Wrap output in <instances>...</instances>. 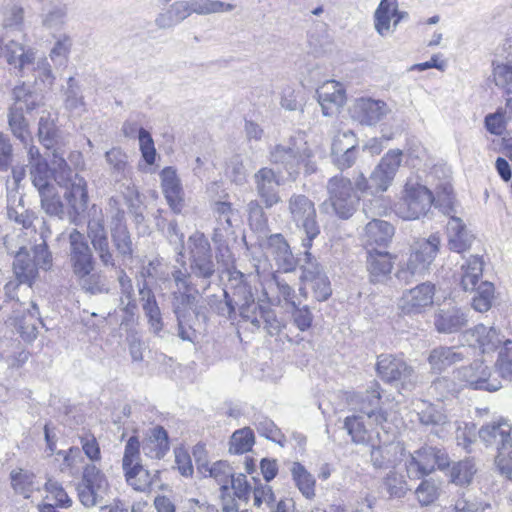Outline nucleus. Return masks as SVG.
<instances>
[{
    "mask_svg": "<svg viewBox=\"0 0 512 512\" xmlns=\"http://www.w3.org/2000/svg\"><path fill=\"white\" fill-rule=\"evenodd\" d=\"M439 245L440 239L436 235L418 241L405 266L398 270L397 278L407 284L423 278L438 253Z\"/></svg>",
    "mask_w": 512,
    "mask_h": 512,
    "instance_id": "4",
    "label": "nucleus"
},
{
    "mask_svg": "<svg viewBox=\"0 0 512 512\" xmlns=\"http://www.w3.org/2000/svg\"><path fill=\"white\" fill-rule=\"evenodd\" d=\"M454 378L475 390L495 392L502 387L501 381L492 377L491 369L481 360L456 369Z\"/></svg>",
    "mask_w": 512,
    "mask_h": 512,
    "instance_id": "13",
    "label": "nucleus"
},
{
    "mask_svg": "<svg viewBox=\"0 0 512 512\" xmlns=\"http://www.w3.org/2000/svg\"><path fill=\"white\" fill-rule=\"evenodd\" d=\"M384 486L390 496L401 498L409 490L403 475L390 472L384 479Z\"/></svg>",
    "mask_w": 512,
    "mask_h": 512,
    "instance_id": "58",
    "label": "nucleus"
},
{
    "mask_svg": "<svg viewBox=\"0 0 512 512\" xmlns=\"http://www.w3.org/2000/svg\"><path fill=\"white\" fill-rule=\"evenodd\" d=\"M493 78L496 86L508 94L512 93V68L509 65L497 64L493 70Z\"/></svg>",
    "mask_w": 512,
    "mask_h": 512,
    "instance_id": "63",
    "label": "nucleus"
},
{
    "mask_svg": "<svg viewBox=\"0 0 512 512\" xmlns=\"http://www.w3.org/2000/svg\"><path fill=\"white\" fill-rule=\"evenodd\" d=\"M234 8V4L225 3L220 0L176 1L156 17L155 24L159 29H170L184 21L193 13L209 15L230 12Z\"/></svg>",
    "mask_w": 512,
    "mask_h": 512,
    "instance_id": "2",
    "label": "nucleus"
},
{
    "mask_svg": "<svg viewBox=\"0 0 512 512\" xmlns=\"http://www.w3.org/2000/svg\"><path fill=\"white\" fill-rule=\"evenodd\" d=\"M34 54L33 50H26L14 39L0 38V57L4 58L19 76L25 72L26 67H30Z\"/></svg>",
    "mask_w": 512,
    "mask_h": 512,
    "instance_id": "23",
    "label": "nucleus"
},
{
    "mask_svg": "<svg viewBox=\"0 0 512 512\" xmlns=\"http://www.w3.org/2000/svg\"><path fill=\"white\" fill-rule=\"evenodd\" d=\"M34 54L33 50H26L14 39L0 38V57L4 58L19 76L25 72L26 67H30Z\"/></svg>",
    "mask_w": 512,
    "mask_h": 512,
    "instance_id": "22",
    "label": "nucleus"
},
{
    "mask_svg": "<svg viewBox=\"0 0 512 512\" xmlns=\"http://www.w3.org/2000/svg\"><path fill=\"white\" fill-rule=\"evenodd\" d=\"M381 385L372 381L362 392H347L346 401L355 411L365 414L376 425L387 421V412L381 407Z\"/></svg>",
    "mask_w": 512,
    "mask_h": 512,
    "instance_id": "10",
    "label": "nucleus"
},
{
    "mask_svg": "<svg viewBox=\"0 0 512 512\" xmlns=\"http://www.w3.org/2000/svg\"><path fill=\"white\" fill-rule=\"evenodd\" d=\"M170 449L169 436L164 427L157 425L147 431L142 450L151 459H162Z\"/></svg>",
    "mask_w": 512,
    "mask_h": 512,
    "instance_id": "31",
    "label": "nucleus"
},
{
    "mask_svg": "<svg viewBox=\"0 0 512 512\" xmlns=\"http://www.w3.org/2000/svg\"><path fill=\"white\" fill-rule=\"evenodd\" d=\"M318 102L324 116L336 115L344 105L346 97L342 85L336 81H327L317 89Z\"/></svg>",
    "mask_w": 512,
    "mask_h": 512,
    "instance_id": "27",
    "label": "nucleus"
},
{
    "mask_svg": "<svg viewBox=\"0 0 512 512\" xmlns=\"http://www.w3.org/2000/svg\"><path fill=\"white\" fill-rule=\"evenodd\" d=\"M265 248L283 271L290 272L294 269L295 259L283 235H270L265 242Z\"/></svg>",
    "mask_w": 512,
    "mask_h": 512,
    "instance_id": "32",
    "label": "nucleus"
},
{
    "mask_svg": "<svg viewBox=\"0 0 512 512\" xmlns=\"http://www.w3.org/2000/svg\"><path fill=\"white\" fill-rule=\"evenodd\" d=\"M81 483L104 494L108 488V481L105 475L94 464H89L84 468Z\"/></svg>",
    "mask_w": 512,
    "mask_h": 512,
    "instance_id": "54",
    "label": "nucleus"
},
{
    "mask_svg": "<svg viewBox=\"0 0 512 512\" xmlns=\"http://www.w3.org/2000/svg\"><path fill=\"white\" fill-rule=\"evenodd\" d=\"M402 157L403 152L400 149H391L381 158L377 166L395 178L396 173L401 166Z\"/></svg>",
    "mask_w": 512,
    "mask_h": 512,
    "instance_id": "61",
    "label": "nucleus"
},
{
    "mask_svg": "<svg viewBox=\"0 0 512 512\" xmlns=\"http://www.w3.org/2000/svg\"><path fill=\"white\" fill-rule=\"evenodd\" d=\"M64 198L66 199L71 209V213H73L74 216H78L83 213L88 204L87 183L85 179H74L71 186L66 188Z\"/></svg>",
    "mask_w": 512,
    "mask_h": 512,
    "instance_id": "37",
    "label": "nucleus"
},
{
    "mask_svg": "<svg viewBox=\"0 0 512 512\" xmlns=\"http://www.w3.org/2000/svg\"><path fill=\"white\" fill-rule=\"evenodd\" d=\"M52 165L54 166V180L61 186H65L67 188L71 186L74 179L82 178L72 171L65 159L57 152V150L53 151Z\"/></svg>",
    "mask_w": 512,
    "mask_h": 512,
    "instance_id": "49",
    "label": "nucleus"
},
{
    "mask_svg": "<svg viewBox=\"0 0 512 512\" xmlns=\"http://www.w3.org/2000/svg\"><path fill=\"white\" fill-rule=\"evenodd\" d=\"M460 340L470 347L479 348L483 353L494 351L502 343L499 331L483 324L464 330Z\"/></svg>",
    "mask_w": 512,
    "mask_h": 512,
    "instance_id": "19",
    "label": "nucleus"
},
{
    "mask_svg": "<svg viewBox=\"0 0 512 512\" xmlns=\"http://www.w3.org/2000/svg\"><path fill=\"white\" fill-rule=\"evenodd\" d=\"M363 212L371 218L365 226V238L369 245L387 246L394 235V227L387 221L375 218L381 215L383 207L379 198H374L363 204Z\"/></svg>",
    "mask_w": 512,
    "mask_h": 512,
    "instance_id": "12",
    "label": "nucleus"
},
{
    "mask_svg": "<svg viewBox=\"0 0 512 512\" xmlns=\"http://www.w3.org/2000/svg\"><path fill=\"white\" fill-rule=\"evenodd\" d=\"M448 246L451 251L463 253L470 249L475 237L461 218L450 215L447 223Z\"/></svg>",
    "mask_w": 512,
    "mask_h": 512,
    "instance_id": "30",
    "label": "nucleus"
},
{
    "mask_svg": "<svg viewBox=\"0 0 512 512\" xmlns=\"http://www.w3.org/2000/svg\"><path fill=\"white\" fill-rule=\"evenodd\" d=\"M255 190L267 209L281 202L278 188L282 184L280 172L270 167H263L253 175Z\"/></svg>",
    "mask_w": 512,
    "mask_h": 512,
    "instance_id": "17",
    "label": "nucleus"
},
{
    "mask_svg": "<svg viewBox=\"0 0 512 512\" xmlns=\"http://www.w3.org/2000/svg\"><path fill=\"white\" fill-rule=\"evenodd\" d=\"M477 469L471 459H465L454 464L451 468L450 478L456 485H468L471 483Z\"/></svg>",
    "mask_w": 512,
    "mask_h": 512,
    "instance_id": "50",
    "label": "nucleus"
},
{
    "mask_svg": "<svg viewBox=\"0 0 512 512\" xmlns=\"http://www.w3.org/2000/svg\"><path fill=\"white\" fill-rule=\"evenodd\" d=\"M290 221L305 235L302 246L309 250L320 234L315 204L304 194H292L288 199Z\"/></svg>",
    "mask_w": 512,
    "mask_h": 512,
    "instance_id": "5",
    "label": "nucleus"
},
{
    "mask_svg": "<svg viewBox=\"0 0 512 512\" xmlns=\"http://www.w3.org/2000/svg\"><path fill=\"white\" fill-rule=\"evenodd\" d=\"M404 448L399 443H388L381 446H373L370 452V460L376 469H388L401 461Z\"/></svg>",
    "mask_w": 512,
    "mask_h": 512,
    "instance_id": "33",
    "label": "nucleus"
},
{
    "mask_svg": "<svg viewBox=\"0 0 512 512\" xmlns=\"http://www.w3.org/2000/svg\"><path fill=\"white\" fill-rule=\"evenodd\" d=\"M64 104L66 109L71 112L80 114L85 110L81 89L73 77H70L67 81Z\"/></svg>",
    "mask_w": 512,
    "mask_h": 512,
    "instance_id": "51",
    "label": "nucleus"
},
{
    "mask_svg": "<svg viewBox=\"0 0 512 512\" xmlns=\"http://www.w3.org/2000/svg\"><path fill=\"white\" fill-rule=\"evenodd\" d=\"M12 100L10 108H17V111L21 112H31L43 105L42 94L32 90L26 82L13 88Z\"/></svg>",
    "mask_w": 512,
    "mask_h": 512,
    "instance_id": "34",
    "label": "nucleus"
},
{
    "mask_svg": "<svg viewBox=\"0 0 512 512\" xmlns=\"http://www.w3.org/2000/svg\"><path fill=\"white\" fill-rule=\"evenodd\" d=\"M8 125L12 134L27 146L32 141L29 131V123L25 119L23 112L17 111V108H9Z\"/></svg>",
    "mask_w": 512,
    "mask_h": 512,
    "instance_id": "43",
    "label": "nucleus"
},
{
    "mask_svg": "<svg viewBox=\"0 0 512 512\" xmlns=\"http://www.w3.org/2000/svg\"><path fill=\"white\" fill-rule=\"evenodd\" d=\"M476 295L473 297L472 306L476 311L487 312L494 299V286L490 282H481L476 287Z\"/></svg>",
    "mask_w": 512,
    "mask_h": 512,
    "instance_id": "53",
    "label": "nucleus"
},
{
    "mask_svg": "<svg viewBox=\"0 0 512 512\" xmlns=\"http://www.w3.org/2000/svg\"><path fill=\"white\" fill-rule=\"evenodd\" d=\"M416 413L419 423L439 437L449 425L448 416L441 407L435 404L421 400L416 404Z\"/></svg>",
    "mask_w": 512,
    "mask_h": 512,
    "instance_id": "26",
    "label": "nucleus"
},
{
    "mask_svg": "<svg viewBox=\"0 0 512 512\" xmlns=\"http://www.w3.org/2000/svg\"><path fill=\"white\" fill-rule=\"evenodd\" d=\"M111 237L113 244L122 257H132L133 255V243L130 232L125 224L122 222L113 223L111 228Z\"/></svg>",
    "mask_w": 512,
    "mask_h": 512,
    "instance_id": "42",
    "label": "nucleus"
},
{
    "mask_svg": "<svg viewBox=\"0 0 512 512\" xmlns=\"http://www.w3.org/2000/svg\"><path fill=\"white\" fill-rule=\"evenodd\" d=\"M187 249L190 270L194 277L204 282V289L210 286V279L216 272V263L208 238L201 232H194L188 237Z\"/></svg>",
    "mask_w": 512,
    "mask_h": 512,
    "instance_id": "6",
    "label": "nucleus"
},
{
    "mask_svg": "<svg viewBox=\"0 0 512 512\" xmlns=\"http://www.w3.org/2000/svg\"><path fill=\"white\" fill-rule=\"evenodd\" d=\"M485 446L496 447L495 466L505 478L512 480V427L508 422H491L479 430Z\"/></svg>",
    "mask_w": 512,
    "mask_h": 512,
    "instance_id": "3",
    "label": "nucleus"
},
{
    "mask_svg": "<svg viewBox=\"0 0 512 512\" xmlns=\"http://www.w3.org/2000/svg\"><path fill=\"white\" fill-rule=\"evenodd\" d=\"M461 286L465 291H474L483 274L482 258L473 255L461 266Z\"/></svg>",
    "mask_w": 512,
    "mask_h": 512,
    "instance_id": "39",
    "label": "nucleus"
},
{
    "mask_svg": "<svg viewBox=\"0 0 512 512\" xmlns=\"http://www.w3.org/2000/svg\"><path fill=\"white\" fill-rule=\"evenodd\" d=\"M293 480L300 492L308 499L315 496V479L299 462H294L291 468Z\"/></svg>",
    "mask_w": 512,
    "mask_h": 512,
    "instance_id": "44",
    "label": "nucleus"
},
{
    "mask_svg": "<svg viewBox=\"0 0 512 512\" xmlns=\"http://www.w3.org/2000/svg\"><path fill=\"white\" fill-rule=\"evenodd\" d=\"M69 264L73 276L86 274L87 271L95 269V259L92 248L83 233L77 229H72L69 234Z\"/></svg>",
    "mask_w": 512,
    "mask_h": 512,
    "instance_id": "15",
    "label": "nucleus"
},
{
    "mask_svg": "<svg viewBox=\"0 0 512 512\" xmlns=\"http://www.w3.org/2000/svg\"><path fill=\"white\" fill-rule=\"evenodd\" d=\"M435 292V285L429 281L417 284L402 292L397 302L398 309L405 315L421 314L432 307Z\"/></svg>",
    "mask_w": 512,
    "mask_h": 512,
    "instance_id": "14",
    "label": "nucleus"
},
{
    "mask_svg": "<svg viewBox=\"0 0 512 512\" xmlns=\"http://www.w3.org/2000/svg\"><path fill=\"white\" fill-rule=\"evenodd\" d=\"M332 156L336 166L343 170L350 168L356 161V138L351 130L339 132L332 143Z\"/></svg>",
    "mask_w": 512,
    "mask_h": 512,
    "instance_id": "21",
    "label": "nucleus"
},
{
    "mask_svg": "<svg viewBox=\"0 0 512 512\" xmlns=\"http://www.w3.org/2000/svg\"><path fill=\"white\" fill-rule=\"evenodd\" d=\"M468 315L461 308H440L433 315V325L440 334H455L468 325Z\"/></svg>",
    "mask_w": 512,
    "mask_h": 512,
    "instance_id": "20",
    "label": "nucleus"
},
{
    "mask_svg": "<svg viewBox=\"0 0 512 512\" xmlns=\"http://www.w3.org/2000/svg\"><path fill=\"white\" fill-rule=\"evenodd\" d=\"M311 156V149L302 134L291 136L280 143L272 145L268 151L270 163L285 170L290 176L296 175L299 165L305 162L306 171L308 173L314 172L315 167L307 162Z\"/></svg>",
    "mask_w": 512,
    "mask_h": 512,
    "instance_id": "1",
    "label": "nucleus"
},
{
    "mask_svg": "<svg viewBox=\"0 0 512 512\" xmlns=\"http://www.w3.org/2000/svg\"><path fill=\"white\" fill-rule=\"evenodd\" d=\"M376 370L383 381L397 388L411 390L418 382L415 369L402 358L390 354L378 357Z\"/></svg>",
    "mask_w": 512,
    "mask_h": 512,
    "instance_id": "9",
    "label": "nucleus"
},
{
    "mask_svg": "<svg viewBox=\"0 0 512 512\" xmlns=\"http://www.w3.org/2000/svg\"><path fill=\"white\" fill-rule=\"evenodd\" d=\"M212 210L216 218L212 240L215 244L223 245L234 235L233 222L236 220L237 211L232 208L231 203L225 201L215 202Z\"/></svg>",
    "mask_w": 512,
    "mask_h": 512,
    "instance_id": "24",
    "label": "nucleus"
},
{
    "mask_svg": "<svg viewBox=\"0 0 512 512\" xmlns=\"http://www.w3.org/2000/svg\"><path fill=\"white\" fill-rule=\"evenodd\" d=\"M397 6V0H381L374 12V28L380 36L385 37L395 30L391 20H394Z\"/></svg>",
    "mask_w": 512,
    "mask_h": 512,
    "instance_id": "36",
    "label": "nucleus"
},
{
    "mask_svg": "<svg viewBox=\"0 0 512 512\" xmlns=\"http://www.w3.org/2000/svg\"><path fill=\"white\" fill-rule=\"evenodd\" d=\"M32 64L30 67L25 68V72L20 75L22 78L34 77V83L37 85L40 81L44 86H51L53 84L54 77L52 75L50 64L46 58L36 59L35 54L31 59Z\"/></svg>",
    "mask_w": 512,
    "mask_h": 512,
    "instance_id": "41",
    "label": "nucleus"
},
{
    "mask_svg": "<svg viewBox=\"0 0 512 512\" xmlns=\"http://www.w3.org/2000/svg\"><path fill=\"white\" fill-rule=\"evenodd\" d=\"M299 261L303 262L301 265L302 274L300 276L302 282L310 285L313 297L317 301L327 300L332 293L329 279L320 269L319 265L314 262L309 250L304 252V257L299 259Z\"/></svg>",
    "mask_w": 512,
    "mask_h": 512,
    "instance_id": "16",
    "label": "nucleus"
},
{
    "mask_svg": "<svg viewBox=\"0 0 512 512\" xmlns=\"http://www.w3.org/2000/svg\"><path fill=\"white\" fill-rule=\"evenodd\" d=\"M141 465L140 442L136 436H132L125 445L122 468L126 472Z\"/></svg>",
    "mask_w": 512,
    "mask_h": 512,
    "instance_id": "55",
    "label": "nucleus"
},
{
    "mask_svg": "<svg viewBox=\"0 0 512 512\" xmlns=\"http://www.w3.org/2000/svg\"><path fill=\"white\" fill-rule=\"evenodd\" d=\"M234 296L241 318L250 322L255 329H260L261 319L268 305L256 302L251 287L246 283H240L234 288Z\"/></svg>",
    "mask_w": 512,
    "mask_h": 512,
    "instance_id": "18",
    "label": "nucleus"
},
{
    "mask_svg": "<svg viewBox=\"0 0 512 512\" xmlns=\"http://www.w3.org/2000/svg\"><path fill=\"white\" fill-rule=\"evenodd\" d=\"M66 7L57 5L52 7L43 17V25L50 30H59L66 20Z\"/></svg>",
    "mask_w": 512,
    "mask_h": 512,
    "instance_id": "60",
    "label": "nucleus"
},
{
    "mask_svg": "<svg viewBox=\"0 0 512 512\" xmlns=\"http://www.w3.org/2000/svg\"><path fill=\"white\" fill-rule=\"evenodd\" d=\"M435 198L432 192L424 185L407 181L403 196L396 204L395 212L403 220H416L427 215Z\"/></svg>",
    "mask_w": 512,
    "mask_h": 512,
    "instance_id": "7",
    "label": "nucleus"
},
{
    "mask_svg": "<svg viewBox=\"0 0 512 512\" xmlns=\"http://www.w3.org/2000/svg\"><path fill=\"white\" fill-rule=\"evenodd\" d=\"M81 289L91 295L109 292L107 277L101 271H87L86 274L74 276Z\"/></svg>",
    "mask_w": 512,
    "mask_h": 512,
    "instance_id": "40",
    "label": "nucleus"
},
{
    "mask_svg": "<svg viewBox=\"0 0 512 512\" xmlns=\"http://www.w3.org/2000/svg\"><path fill=\"white\" fill-rule=\"evenodd\" d=\"M176 262L180 264L181 267L175 266L171 272V275L178 291H192L191 277L193 274H191V271L188 272L186 269V261L184 258L180 259V257H177Z\"/></svg>",
    "mask_w": 512,
    "mask_h": 512,
    "instance_id": "57",
    "label": "nucleus"
},
{
    "mask_svg": "<svg viewBox=\"0 0 512 512\" xmlns=\"http://www.w3.org/2000/svg\"><path fill=\"white\" fill-rule=\"evenodd\" d=\"M344 429L347 430L351 439L356 444H364L367 441L368 431L358 415L348 416L344 420Z\"/></svg>",
    "mask_w": 512,
    "mask_h": 512,
    "instance_id": "56",
    "label": "nucleus"
},
{
    "mask_svg": "<svg viewBox=\"0 0 512 512\" xmlns=\"http://www.w3.org/2000/svg\"><path fill=\"white\" fill-rule=\"evenodd\" d=\"M253 444L254 434L252 430L243 428L232 434L229 451L233 454H243L251 450Z\"/></svg>",
    "mask_w": 512,
    "mask_h": 512,
    "instance_id": "52",
    "label": "nucleus"
},
{
    "mask_svg": "<svg viewBox=\"0 0 512 512\" xmlns=\"http://www.w3.org/2000/svg\"><path fill=\"white\" fill-rule=\"evenodd\" d=\"M87 237L101 264L107 268L115 267V257L110 247L104 215L102 209L96 205H93L89 210Z\"/></svg>",
    "mask_w": 512,
    "mask_h": 512,
    "instance_id": "11",
    "label": "nucleus"
},
{
    "mask_svg": "<svg viewBox=\"0 0 512 512\" xmlns=\"http://www.w3.org/2000/svg\"><path fill=\"white\" fill-rule=\"evenodd\" d=\"M13 489L26 494L31 491L33 485V474L23 469L13 470L10 474Z\"/></svg>",
    "mask_w": 512,
    "mask_h": 512,
    "instance_id": "59",
    "label": "nucleus"
},
{
    "mask_svg": "<svg viewBox=\"0 0 512 512\" xmlns=\"http://www.w3.org/2000/svg\"><path fill=\"white\" fill-rule=\"evenodd\" d=\"M388 112L389 108L384 101L371 98L358 99L352 108L353 118L368 126L377 124Z\"/></svg>",
    "mask_w": 512,
    "mask_h": 512,
    "instance_id": "25",
    "label": "nucleus"
},
{
    "mask_svg": "<svg viewBox=\"0 0 512 512\" xmlns=\"http://www.w3.org/2000/svg\"><path fill=\"white\" fill-rule=\"evenodd\" d=\"M415 493L422 506L433 503L439 496L437 485L429 480L422 481Z\"/></svg>",
    "mask_w": 512,
    "mask_h": 512,
    "instance_id": "64",
    "label": "nucleus"
},
{
    "mask_svg": "<svg viewBox=\"0 0 512 512\" xmlns=\"http://www.w3.org/2000/svg\"><path fill=\"white\" fill-rule=\"evenodd\" d=\"M329 198L322 204L327 212L328 203L333 212L342 219L350 218L356 211L359 196L354 191L350 179L342 175L334 176L327 183Z\"/></svg>",
    "mask_w": 512,
    "mask_h": 512,
    "instance_id": "8",
    "label": "nucleus"
},
{
    "mask_svg": "<svg viewBox=\"0 0 512 512\" xmlns=\"http://www.w3.org/2000/svg\"><path fill=\"white\" fill-rule=\"evenodd\" d=\"M30 180L38 194L46 189L55 188L52 183V172L47 163H38L30 167Z\"/></svg>",
    "mask_w": 512,
    "mask_h": 512,
    "instance_id": "48",
    "label": "nucleus"
},
{
    "mask_svg": "<svg viewBox=\"0 0 512 512\" xmlns=\"http://www.w3.org/2000/svg\"><path fill=\"white\" fill-rule=\"evenodd\" d=\"M467 354L456 346H438L433 348L428 355L427 361L433 373L440 374L452 365L462 362Z\"/></svg>",
    "mask_w": 512,
    "mask_h": 512,
    "instance_id": "29",
    "label": "nucleus"
},
{
    "mask_svg": "<svg viewBox=\"0 0 512 512\" xmlns=\"http://www.w3.org/2000/svg\"><path fill=\"white\" fill-rule=\"evenodd\" d=\"M7 216L9 220L13 221L17 225L22 226L24 229L31 228L34 221L37 219L36 213L33 210L25 207L22 198L19 199L16 205H8Z\"/></svg>",
    "mask_w": 512,
    "mask_h": 512,
    "instance_id": "47",
    "label": "nucleus"
},
{
    "mask_svg": "<svg viewBox=\"0 0 512 512\" xmlns=\"http://www.w3.org/2000/svg\"><path fill=\"white\" fill-rule=\"evenodd\" d=\"M391 255L386 251L370 250L367 257V269L372 282L383 281L392 271Z\"/></svg>",
    "mask_w": 512,
    "mask_h": 512,
    "instance_id": "35",
    "label": "nucleus"
},
{
    "mask_svg": "<svg viewBox=\"0 0 512 512\" xmlns=\"http://www.w3.org/2000/svg\"><path fill=\"white\" fill-rule=\"evenodd\" d=\"M235 301V296L233 295V297H231L229 293L224 290L223 299L211 302L210 305L218 315L231 319L234 317L237 307Z\"/></svg>",
    "mask_w": 512,
    "mask_h": 512,
    "instance_id": "62",
    "label": "nucleus"
},
{
    "mask_svg": "<svg viewBox=\"0 0 512 512\" xmlns=\"http://www.w3.org/2000/svg\"><path fill=\"white\" fill-rule=\"evenodd\" d=\"M41 209L50 217L63 219L64 205L60 199L57 188L46 189L39 194Z\"/></svg>",
    "mask_w": 512,
    "mask_h": 512,
    "instance_id": "45",
    "label": "nucleus"
},
{
    "mask_svg": "<svg viewBox=\"0 0 512 512\" xmlns=\"http://www.w3.org/2000/svg\"><path fill=\"white\" fill-rule=\"evenodd\" d=\"M37 136L39 142L46 148L52 149L59 139V129L55 124V119L51 116V113L47 110L41 112Z\"/></svg>",
    "mask_w": 512,
    "mask_h": 512,
    "instance_id": "38",
    "label": "nucleus"
},
{
    "mask_svg": "<svg viewBox=\"0 0 512 512\" xmlns=\"http://www.w3.org/2000/svg\"><path fill=\"white\" fill-rule=\"evenodd\" d=\"M125 480L129 486L139 492H146L154 482V476L143 465L124 472Z\"/></svg>",
    "mask_w": 512,
    "mask_h": 512,
    "instance_id": "46",
    "label": "nucleus"
},
{
    "mask_svg": "<svg viewBox=\"0 0 512 512\" xmlns=\"http://www.w3.org/2000/svg\"><path fill=\"white\" fill-rule=\"evenodd\" d=\"M161 187L169 207L176 214L184 208L183 189L173 167H165L161 173Z\"/></svg>",
    "mask_w": 512,
    "mask_h": 512,
    "instance_id": "28",
    "label": "nucleus"
}]
</instances>
